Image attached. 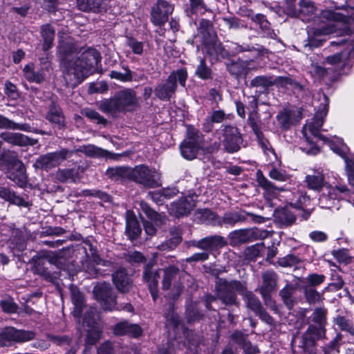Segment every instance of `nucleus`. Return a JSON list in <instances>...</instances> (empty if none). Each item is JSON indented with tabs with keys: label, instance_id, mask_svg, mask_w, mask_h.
Here are the masks:
<instances>
[{
	"label": "nucleus",
	"instance_id": "obj_20",
	"mask_svg": "<svg viewBox=\"0 0 354 354\" xmlns=\"http://www.w3.org/2000/svg\"><path fill=\"white\" fill-rule=\"evenodd\" d=\"M259 236H261V232L257 228L242 229L231 232L230 239L234 244H239L253 241Z\"/></svg>",
	"mask_w": 354,
	"mask_h": 354
},
{
	"label": "nucleus",
	"instance_id": "obj_23",
	"mask_svg": "<svg viewBox=\"0 0 354 354\" xmlns=\"http://www.w3.org/2000/svg\"><path fill=\"white\" fill-rule=\"evenodd\" d=\"M159 273L157 270H153L152 267L147 265L145 269L143 277L147 283L153 299L156 301L158 297V283Z\"/></svg>",
	"mask_w": 354,
	"mask_h": 354
},
{
	"label": "nucleus",
	"instance_id": "obj_14",
	"mask_svg": "<svg viewBox=\"0 0 354 354\" xmlns=\"http://www.w3.org/2000/svg\"><path fill=\"white\" fill-rule=\"evenodd\" d=\"M322 27H308V33L309 37H317L334 34L335 36H342L348 33L349 30L347 24H324Z\"/></svg>",
	"mask_w": 354,
	"mask_h": 354
},
{
	"label": "nucleus",
	"instance_id": "obj_32",
	"mask_svg": "<svg viewBox=\"0 0 354 354\" xmlns=\"http://www.w3.org/2000/svg\"><path fill=\"white\" fill-rule=\"evenodd\" d=\"M140 206L142 212L145 213L146 216L151 220V221L154 222L156 225H160L165 223L167 221L165 216L158 214L152 209L147 203L141 201L140 203Z\"/></svg>",
	"mask_w": 354,
	"mask_h": 354
},
{
	"label": "nucleus",
	"instance_id": "obj_11",
	"mask_svg": "<svg viewBox=\"0 0 354 354\" xmlns=\"http://www.w3.org/2000/svg\"><path fill=\"white\" fill-rule=\"evenodd\" d=\"M209 24H205L200 27L201 32L205 30H208V38L205 34L203 35V51L214 58H217L219 55L223 57L225 55L224 49L221 44L216 39L214 32L209 30Z\"/></svg>",
	"mask_w": 354,
	"mask_h": 354
},
{
	"label": "nucleus",
	"instance_id": "obj_6",
	"mask_svg": "<svg viewBox=\"0 0 354 354\" xmlns=\"http://www.w3.org/2000/svg\"><path fill=\"white\" fill-rule=\"evenodd\" d=\"M203 136L196 129L189 127L185 139L180 145L182 156L189 160L196 158L198 153L203 147Z\"/></svg>",
	"mask_w": 354,
	"mask_h": 354
},
{
	"label": "nucleus",
	"instance_id": "obj_52",
	"mask_svg": "<svg viewBox=\"0 0 354 354\" xmlns=\"http://www.w3.org/2000/svg\"><path fill=\"white\" fill-rule=\"evenodd\" d=\"M106 174L110 178L118 179V177H127L129 174V167H116L111 168L106 171Z\"/></svg>",
	"mask_w": 354,
	"mask_h": 354
},
{
	"label": "nucleus",
	"instance_id": "obj_1",
	"mask_svg": "<svg viewBox=\"0 0 354 354\" xmlns=\"http://www.w3.org/2000/svg\"><path fill=\"white\" fill-rule=\"evenodd\" d=\"M77 50L73 39L68 35L60 37L58 52L64 59L63 77L67 86L71 87L76 86L94 73L101 61L99 52L91 48L82 52L76 59H66L67 56L76 53Z\"/></svg>",
	"mask_w": 354,
	"mask_h": 354
},
{
	"label": "nucleus",
	"instance_id": "obj_57",
	"mask_svg": "<svg viewBox=\"0 0 354 354\" xmlns=\"http://www.w3.org/2000/svg\"><path fill=\"white\" fill-rule=\"evenodd\" d=\"M336 324L342 330H346L354 335V326L348 319L344 317L339 316L336 318Z\"/></svg>",
	"mask_w": 354,
	"mask_h": 354
},
{
	"label": "nucleus",
	"instance_id": "obj_25",
	"mask_svg": "<svg viewBox=\"0 0 354 354\" xmlns=\"http://www.w3.org/2000/svg\"><path fill=\"white\" fill-rule=\"evenodd\" d=\"M113 332L116 335H129L136 337L141 335L142 329L137 324H131L127 322H122L115 326Z\"/></svg>",
	"mask_w": 354,
	"mask_h": 354
},
{
	"label": "nucleus",
	"instance_id": "obj_47",
	"mask_svg": "<svg viewBox=\"0 0 354 354\" xmlns=\"http://www.w3.org/2000/svg\"><path fill=\"white\" fill-rule=\"evenodd\" d=\"M227 70L231 74L239 76L247 72V67L245 62L239 61L229 64Z\"/></svg>",
	"mask_w": 354,
	"mask_h": 354
},
{
	"label": "nucleus",
	"instance_id": "obj_45",
	"mask_svg": "<svg viewBox=\"0 0 354 354\" xmlns=\"http://www.w3.org/2000/svg\"><path fill=\"white\" fill-rule=\"evenodd\" d=\"M196 75L201 80L212 79V70L207 66L204 58L201 59L196 72Z\"/></svg>",
	"mask_w": 354,
	"mask_h": 354
},
{
	"label": "nucleus",
	"instance_id": "obj_49",
	"mask_svg": "<svg viewBox=\"0 0 354 354\" xmlns=\"http://www.w3.org/2000/svg\"><path fill=\"white\" fill-rule=\"evenodd\" d=\"M100 329L95 326L91 327L87 331V335L86 338V343L87 345L95 344L100 338Z\"/></svg>",
	"mask_w": 354,
	"mask_h": 354
},
{
	"label": "nucleus",
	"instance_id": "obj_2",
	"mask_svg": "<svg viewBox=\"0 0 354 354\" xmlns=\"http://www.w3.org/2000/svg\"><path fill=\"white\" fill-rule=\"evenodd\" d=\"M138 105L136 92L124 89L115 94L113 97L102 102L100 109L106 113L114 114L118 112L131 111Z\"/></svg>",
	"mask_w": 354,
	"mask_h": 354
},
{
	"label": "nucleus",
	"instance_id": "obj_46",
	"mask_svg": "<svg viewBox=\"0 0 354 354\" xmlns=\"http://www.w3.org/2000/svg\"><path fill=\"white\" fill-rule=\"evenodd\" d=\"M304 293L306 301L310 304H315L322 301V295L313 288H304Z\"/></svg>",
	"mask_w": 354,
	"mask_h": 354
},
{
	"label": "nucleus",
	"instance_id": "obj_18",
	"mask_svg": "<svg viewBox=\"0 0 354 354\" xmlns=\"http://www.w3.org/2000/svg\"><path fill=\"white\" fill-rule=\"evenodd\" d=\"M301 118V113L297 109H284L276 116L277 121L283 129H288L297 124Z\"/></svg>",
	"mask_w": 354,
	"mask_h": 354
},
{
	"label": "nucleus",
	"instance_id": "obj_30",
	"mask_svg": "<svg viewBox=\"0 0 354 354\" xmlns=\"http://www.w3.org/2000/svg\"><path fill=\"white\" fill-rule=\"evenodd\" d=\"M305 182L307 187L313 190L319 192L323 187L329 185L325 182L324 176L321 173H317L306 176Z\"/></svg>",
	"mask_w": 354,
	"mask_h": 354
},
{
	"label": "nucleus",
	"instance_id": "obj_35",
	"mask_svg": "<svg viewBox=\"0 0 354 354\" xmlns=\"http://www.w3.org/2000/svg\"><path fill=\"white\" fill-rule=\"evenodd\" d=\"M16 173L10 172L8 177L16 183L19 187L25 186L26 183V175L24 165L21 162L17 164Z\"/></svg>",
	"mask_w": 354,
	"mask_h": 354
},
{
	"label": "nucleus",
	"instance_id": "obj_28",
	"mask_svg": "<svg viewBox=\"0 0 354 354\" xmlns=\"http://www.w3.org/2000/svg\"><path fill=\"white\" fill-rule=\"evenodd\" d=\"M141 229L133 212H127L126 234L131 239H136L140 234Z\"/></svg>",
	"mask_w": 354,
	"mask_h": 354
},
{
	"label": "nucleus",
	"instance_id": "obj_55",
	"mask_svg": "<svg viewBox=\"0 0 354 354\" xmlns=\"http://www.w3.org/2000/svg\"><path fill=\"white\" fill-rule=\"evenodd\" d=\"M325 276L321 274L312 273L307 276L306 281L311 287L319 286L325 281Z\"/></svg>",
	"mask_w": 354,
	"mask_h": 354
},
{
	"label": "nucleus",
	"instance_id": "obj_12",
	"mask_svg": "<svg viewBox=\"0 0 354 354\" xmlns=\"http://www.w3.org/2000/svg\"><path fill=\"white\" fill-rule=\"evenodd\" d=\"M223 139L222 140L224 149L227 153H234L241 149L243 143L241 135L236 127L225 126L222 129Z\"/></svg>",
	"mask_w": 354,
	"mask_h": 354
},
{
	"label": "nucleus",
	"instance_id": "obj_22",
	"mask_svg": "<svg viewBox=\"0 0 354 354\" xmlns=\"http://www.w3.org/2000/svg\"><path fill=\"white\" fill-rule=\"evenodd\" d=\"M353 14V8L346 6L334 11L326 10L322 12V16L330 22H346L347 19Z\"/></svg>",
	"mask_w": 354,
	"mask_h": 354
},
{
	"label": "nucleus",
	"instance_id": "obj_38",
	"mask_svg": "<svg viewBox=\"0 0 354 354\" xmlns=\"http://www.w3.org/2000/svg\"><path fill=\"white\" fill-rule=\"evenodd\" d=\"M56 178L61 182L75 183L80 179L78 173L74 169H59L56 173Z\"/></svg>",
	"mask_w": 354,
	"mask_h": 354
},
{
	"label": "nucleus",
	"instance_id": "obj_60",
	"mask_svg": "<svg viewBox=\"0 0 354 354\" xmlns=\"http://www.w3.org/2000/svg\"><path fill=\"white\" fill-rule=\"evenodd\" d=\"M326 310L323 308H316L313 315V319L320 326L323 325L326 321Z\"/></svg>",
	"mask_w": 354,
	"mask_h": 354
},
{
	"label": "nucleus",
	"instance_id": "obj_21",
	"mask_svg": "<svg viewBox=\"0 0 354 354\" xmlns=\"http://www.w3.org/2000/svg\"><path fill=\"white\" fill-rule=\"evenodd\" d=\"M227 243L225 239L219 235L205 237L193 243V245L205 250H212L223 248Z\"/></svg>",
	"mask_w": 354,
	"mask_h": 354
},
{
	"label": "nucleus",
	"instance_id": "obj_7",
	"mask_svg": "<svg viewBox=\"0 0 354 354\" xmlns=\"http://www.w3.org/2000/svg\"><path fill=\"white\" fill-rule=\"evenodd\" d=\"M348 194L346 185H326L325 191L319 198V205L322 209H331L336 207L337 201L342 198V195Z\"/></svg>",
	"mask_w": 354,
	"mask_h": 354
},
{
	"label": "nucleus",
	"instance_id": "obj_58",
	"mask_svg": "<svg viewBox=\"0 0 354 354\" xmlns=\"http://www.w3.org/2000/svg\"><path fill=\"white\" fill-rule=\"evenodd\" d=\"M109 76L112 79H115L122 82H128L132 78L131 72L127 68L124 73L116 71H111Z\"/></svg>",
	"mask_w": 354,
	"mask_h": 354
},
{
	"label": "nucleus",
	"instance_id": "obj_44",
	"mask_svg": "<svg viewBox=\"0 0 354 354\" xmlns=\"http://www.w3.org/2000/svg\"><path fill=\"white\" fill-rule=\"evenodd\" d=\"M243 299L248 308L252 310L255 314L261 313V309L262 308L261 304L252 292L247 293L243 297Z\"/></svg>",
	"mask_w": 354,
	"mask_h": 354
},
{
	"label": "nucleus",
	"instance_id": "obj_8",
	"mask_svg": "<svg viewBox=\"0 0 354 354\" xmlns=\"http://www.w3.org/2000/svg\"><path fill=\"white\" fill-rule=\"evenodd\" d=\"M35 336V333L31 330H17L13 327L6 328L0 333V347L30 341Z\"/></svg>",
	"mask_w": 354,
	"mask_h": 354
},
{
	"label": "nucleus",
	"instance_id": "obj_19",
	"mask_svg": "<svg viewBox=\"0 0 354 354\" xmlns=\"http://www.w3.org/2000/svg\"><path fill=\"white\" fill-rule=\"evenodd\" d=\"M195 207V201L192 197H184L171 204L169 211L176 217L187 215Z\"/></svg>",
	"mask_w": 354,
	"mask_h": 354
},
{
	"label": "nucleus",
	"instance_id": "obj_64",
	"mask_svg": "<svg viewBox=\"0 0 354 354\" xmlns=\"http://www.w3.org/2000/svg\"><path fill=\"white\" fill-rule=\"evenodd\" d=\"M127 45L132 49V51L137 55H141L143 52V44L142 42L133 38H129Z\"/></svg>",
	"mask_w": 354,
	"mask_h": 354
},
{
	"label": "nucleus",
	"instance_id": "obj_17",
	"mask_svg": "<svg viewBox=\"0 0 354 354\" xmlns=\"http://www.w3.org/2000/svg\"><path fill=\"white\" fill-rule=\"evenodd\" d=\"M217 297L226 305L236 304V295L232 290L229 281L224 279H218L216 281Z\"/></svg>",
	"mask_w": 354,
	"mask_h": 354
},
{
	"label": "nucleus",
	"instance_id": "obj_29",
	"mask_svg": "<svg viewBox=\"0 0 354 354\" xmlns=\"http://www.w3.org/2000/svg\"><path fill=\"white\" fill-rule=\"evenodd\" d=\"M46 119L51 123L55 124L61 129L64 127L65 118L61 109L53 104L50 106L48 112L46 115Z\"/></svg>",
	"mask_w": 354,
	"mask_h": 354
},
{
	"label": "nucleus",
	"instance_id": "obj_4",
	"mask_svg": "<svg viewBox=\"0 0 354 354\" xmlns=\"http://www.w3.org/2000/svg\"><path fill=\"white\" fill-rule=\"evenodd\" d=\"M325 104L323 108L317 111L313 118L312 121L306 124L303 127V134L306 138V142L309 144L310 148L308 153L312 154H317L319 149L312 142L310 141L309 135L313 136L315 138L323 139V136L319 133V130L324 124V118L328 113V99L326 95H324Z\"/></svg>",
	"mask_w": 354,
	"mask_h": 354
},
{
	"label": "nucleus",
	"instance_id": "obj_43",
	"mask_svg": "<svg viewBox=\"0 0 354 354\" xmlns=\"http://www.w3.org/2000/svg\"><path fill=\"white\" fill-rule=\"evenodd\" d=\"M72 301L74 305L73 315L76 317H80L84 305V299L82 295L79 291L73 290Z\"/></svg>",
	"mask_w": 354,
	"mask_h": 354
},
{
	"label": "nucleus",
	"instance_id": "obj_10",
	"mask_svg": "<svg viewBox=\"0 0 354 354\" xmlns=\"http://www.w3.org/2000/svg\"><path fill=\"white\" fill-rule=\"evenodd\" d=\"M163 272L162 289H170L174 295H179L183 290L181 279L187 274L180 272L178 268L173 266L164 269Z\"/></svg>",
	"mask_w": 354,
	"mask_h": 354
},
{
	"label": "nucleus",
	"instance_id": "obj_59",
	"mask_svg": "<svg viewBox=\"0 0 354 354\" xmlns=\"http://www.w3.org/2000/svg\"><path fill=\"white\" fill-rule=\"evenodd\" d=\"M232 290L235 293V291L238 292L243 297L250 291L247 290L245 283L239 281H229Z\"/></svg>",
	"mask_w": 354,
	"mask_h": 354
},
{
	"label": "nucleus",
	"instance_id": "obj_33",
	"mask_svg": "<svg viewBox=\"0 0 354 354\" xmlns=\"http://www.w3.org/2000/svg\"><path fill=\"white\" fill-rule=\"evenodd\" d=\"M78 151L84 153L87 156L92 158L107 157L109 152L104 149L97 147L93 145H87L81 146Z\"/></svg>",
	"mask_w": 354,
	"mask_h": 354
},
{
	"label": "nucleus",
	"instance_id": "obj_3",
	"mask_svg": "<svg viewBox=\"0 0 354 354\" xmlns=\"http://www.w3.org/2000/svg\"><path fill=\"white\" fill-rule=\"evenodd\" d=\"M187 79V73L185 69L173 71L164 83L159 84L154 90L156 96L161 100L169 101L175 94L177 88V80L185 87Z\"/></svg>",
	"mask_w": 354,
	"mask_h": 354
},
{
	"label": "nucleus",
	"instance_id": "obj_41",
	"mask_svg": "<svg viewBox=\"0 0 354 354\" xmlns=\"http://www.w3.org/2000/svg\"><path fill=\"white\" fill-rule=\"evenodd\" d=\"M236 53H242L245 51H251L254 53V57H258L261 56H263L265 54L268 53V50L263 48L262 46L256 45V46H250L249 45H238L236 44H234V47L233 48Z\"/></svg>",
	"mask_w": 354,
	"mask_h": 354
},
{
	"label": "nucleus",
	"instance_id": "obj_56",
	"mask_svg": "<svg viewBox=\"0 0 354 354\" xmlns=\"http://www.w3.org/2000/svg\"><path fill=\"white\" fill-rule=\"evenodd\" d=\"M333 255L340 263H348L351 261V257L346 249L335 250L333 252Z\"/></svg>",
	"mask_w": 354,
	"mask_h": 354
},
{
	"label": "nucleus",
	"instance_id": "obj_61",
	"mask_svg": "<svg viewBox=\"0 0 354 354\" xmlns=\"http://www.w3.org/2000/svg\"><path fill=\"white\" fill-rule=\"evenodd\" d=\"M84 114L88 119L95 121L98 124H106V120L101 116L97 111L91 109H86Z\"/></svg>",
	"mask_w": 354,
	"mask_h": 354
},
{
	"label": "nucleus",
	"instance_id": "obj_27",
	"mask_svg": "<svg viewBox=\"0 0 354 354\" xmlns=\"http://www.w3.org/2000/svg\"><path fill=\"white\" fill-rule=\"evenodd\" d=\"M257 178L259 185L264 189L265 194L268 197H274L280 192L284 191L283 188L277 187L272 183L269 181L265 176H263L260 170L257 172Z\"/></svg>",
	"mask_w": 354,
	"mask_h": 354
},
{
	"label": "nucleus",
	"instance_id": "obj_36",
	"mask_svg": "<svg viewBox=\"0 0 354 354\" xmlns=\"http://www.w3.org/2000/svg\"><path fill=\"white\" fill-rule=\"evenodd\" d=\"M41 35L44 39L43 50H48L52 47L55 36V30L51 28L49 24L42 26Z\"/></svg>",
	"mask_w": 354,
	"mask_h": 354
},
{
	"label": "nucleus",
	"instance_id": "obj_63",
	"mask_svg": "<svg viewBox=\"0 0 354 354\" xmlns=\"http://www.w3.org/2000/svg\"><path fill=\"white\" fill-rule=\"evenodd\" d=\"M310 73L313 77L319 79L324 77L327 73L326 69L317 64H311Z\"/></svg>",
	"mask_w": 354,
	"mask_h": 354
},
{
	"label": "nucleus",
	"instance_id": "obj_42",
	"mask_svg": "<svg viewBox=\"0 0 354 354\" xmlns=\"http://www.w3.org/2000/svg\"><path fill=\"white\" fill-rule=\"evenodd\" d=\"M0 197L17 205H24V200L6 187H0Z\"/></svg>",
	"mask_w": 354,
	"mask_h": 354
},
{
	"label": "nucleus",
	"instance_id": "obj_51",
	"mask_svg": "<svg viewBox=\"0 0 354 354\" xmlns=\"http://www.w3.org/2000/svg\"><path fill=\"white\" fill-rule=\"evenodd\" d=\"M244 220L245 217L239 212H227L225 213L223 217V222L225 224L231 225Z\"/></svg>",
	"mask_w": 354,
	"mask_h": 354
},
{
	"label": "nucleus",
	"instance_id": "obj_24",
	"mask_svg": "<svg viewBox=\"0 0 354 354\" xmlns=\"http://www.w3.org/2000/svg\"><path fill=\"white\" fill-rule=\"evenodd\" d=\"M1 138L8 143L18 146L34 145L36 140L19 133H2Z\"/></svg>",
	"mask_w": 354,
	"mask_h": 354
},
{
	"label": "nucleus",
	"instance_id": "obj_48",
	"mask_svg": "<svg viewBox=\"0 0 354 354\" xmlns=\"http://www.w3.org/2000/svg\"><path fill=\"white\" fill-rule=\"evenodd\" d=\"M190 10L187 11V15H203L206 10V6L203 0H189Z\"/></svg>",
	"mask_w": 354,
	"mask_h": 354
},
{
	"label": "nucleus",
	"instance_id": "obj_9",
	"mask_svg": "<svg viewBox=\"0 0 354 354\" xmlns=\"http://www.w3.org/2000/svg\"><path fill=\"white\" fill-rule=\"evenodd\" d=\"M73 152L66 149H62L59 151L48 153L39 156L34 166L48 171L59 165L64 160L72 156Z\"/></svg>",
	"mask_w": 354,
	"mask_h": 354
},
{
	"label": "nucleus",
	"instance_id": "obj_50",
	"mask_svg": "<svg viewBox=\"0 0 354 354\" xmlns=\"http://www.w3.org/2000/svg\"><path fill=\"white\" fill-rule=\"evenodd\" d=\"M181 237L178 235L174 236L171 239L165 241L158 246V249L162 251H169L174 249L180 242Z\"/></svg>",
	"mask_w": 354,
	"mask_h": 354
},
{
	"label": "nucleus",
	"instance_id": "obj_16",
	"mask_svg": "<svg viewBox=\"0 0 354 354\" xmlns=\"http://www.w3.org/2000/svg\"><path fill=\"white\" fill-rule=\"evenodd\" d=\"M263 283L259 290L265 302L270 299V294L277 289V274L272 270H267L262 274Z\"/></svg>",
	"mask_w": 354,
	"mask_h": 354
},
{
	"label": "nucleus",
	"instance_id": "obj_5",
	"mask_svg": "<svg viewBox=\"0 0 354 354\" xmlns=\"http://www.w3.org/2000/svg\"><path fill=\"white\" fill-rule=\"evenodd\" d=\"M128 178L149 188L161 185L160 174L154 168H149L145 165L129 167Z\"/></svg>",
	"mask_w": 354,
	"mask_h": 354
},
{
	"label": "nucleus",
	"instance_id": "obj_40",
	"mask_svg": "<svg viewBox=\"0 0 354 354\" xmlns=\"http://www.w3.org/2000/svg\"><path fill=\"white\" fill-rule=\"evenodd\" d=\"M226 119V115L222 110H216L212 111L209 118H207L206 122L204 124V130L207 132L212 131V122L221 123Z\"/></svg>",
	"mask_w": 354,
	"mask_h": 354
},
{
	"label": "nucleus",
	"instance_id": "obj_37",
	"mask_svg": "<svg viewBox=\"0 0 354 354\" xmlns=\"http://www.w3.org/2000/svg\"><path fill=\"white\" fill-rule=\"evenodd\" d=\"M0 129H18L24 131H31V127L29 124L26 123H15L1 115H0Z\"/></svg>",
	"mask_w": 354,
	"mask_h": 354
},
{
	"label": "nucleus",
	"instance_id": "obj_53",
	"mask_svg": "<svg viewBox=\"0 0 354 354\" xmlns=\"http://www.w3.org/2000/svg\"><path fill=\"white\" fill-rule=\"evenodd\" d=\"M299 262L297 257L292 254H288L286 257L279 258L277 261V263L283 268L293 266Z\"/></svg>",
	"mask_w": 354,
	"mask_h": 354
},
{
	"label": "nucleus",
	"instance_id": "obj_26",
	"mask_svg": "<svg viewBox=\"0 0 354 354\" xmlns=\"http://www.w3.org/2000/svg\"><path fill=\"white\" fill-rule=\"evenodd\" d=\"M113 281L117 289L122 292L129 291L131 286V280L124 269H120L112 276Z\"/></svg>",
	"mask_w": 354,
	"mask_h": 354
},
{
	"label": "nucleus",
	"instance_id": "obj_62",
	"mask_svg": "<svg viewBox=\"0 0 354 354\" xmlns=\"http://www.w3.org/2000/svg\"><path fill=\"white\" fill-rule=\"evenodd\" d=\"M269 176L275 180L283 182L288 179V176L285 171L273 168L269 172Z\"/></svg>",
	"mask_w": 354,
	"mask_h": 354
},
{
	"label": "nucleus",
	"instance_id": "obj_13",
	"mask_svg": "<svg viewBox=\"0 0 354 354\" xmlns=\"http://www.w3.org/2000/svg\"><path fill=\"white\" fill-rule=\"evenodd\" d=\"M93 293L96 299L100 301L102 306L108 310L115 308V297L112 295V290L109 284L102 283L97 284L93 288Z\"/></svg>",
	"mask_w": 354,
	"mask_h": 354
},
{
	"label": "nucleus",
	"instance_id": "obj_34",
	"mask_svg": "<svg viewBox=\"0 0 354 354\" xmlns=\"http://www.w3.org/2000/svg\"><path fill=\"white\" fill-rule=\"evenodd\" d=\"M295 290V289L292 285L287 284L279 292V295L283 301L289 309H291L296 303L293 297Z\"/></svg>",
	"mask_w": 354,
	"mask_h": 354
},
{
	"label": "nucleus",
	"instance_id": "obj_31",
	"mask_svg": "<svg viewBox=\"0 0 354 354\" xmlns=\"http://www.w3.org/2000/svg\"><path fill=\"white\" fill-rule=\"evenodd\" d=\"M23 75L29 82L40 84L44 81V75L41 71H35L32 63L26 64L23 69Z\"/></svg>",
	"mask_w": 354,
	"mask_h": 354
},
{
	"label": "nucleus",
	"instance_id": "obj_15",
	"mask_svg": "<svg viewBox=\"0 0 354 354\" xmlns=\"http://www.w3.org/2000/svg\"><path fill=\"white\" fill-rule=\"evenodd\" d=\"M174 11V6L167 0H158L151 12L153 22H168Z\"/></svg>",
	"mask_w": 354,
	"mask_h": 354
},
{
	"label": "nucleus",
	"instance_id": "obj_54",
	"mask_svg": "<svg viewBox=\"0 0 354 354\" xmlns=\"http://www.w3.org/2000/svg\"><path fill=\"white\" fill-rule=\"evenodd\" d=\"M299 6L300 12L305 15L313 14L316 10L314 3L308 0H300Z\"/></svg>",
	"mask_w": 354,
	"mask_h": 354
},
{
	"label": "nucleus",
	"instance_id": "obj_39",
	"mask_svg": "<svg viewBox=\"0 0 354 354\" xmlns=\"http://www.w3.org/2000/svg\"><path fill=\"white\" fill-rule=\"evenodd\" d=\"M102 0H77V6L80 10L98 12Z\"/></svg>",
	"mask_w": 354,
	"mask_h": 354
}]
</instances>
